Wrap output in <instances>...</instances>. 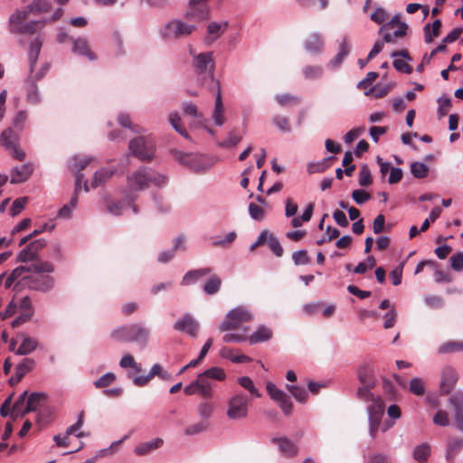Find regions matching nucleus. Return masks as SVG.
Here are the masks:
<instances>
[{"label":"nucleus","instance_id":"40","mask_svg":"<svg viewBox=\"0 0 463 463\" xmlns=\"http://www.w3.org/2000/svg\"><path fill=\"white\" fill-rule=\"evenodd\" d=\"M220 355L234 364L249 363L251 361V358L245 354H234L233 351L229 347H222L220 351Z\"/></svg>","mask_w":463,"mask_h":463},{"label":"nucleus","instance_id":"4","mask_svg":"<svg viewBox=\"0 0 463 463\" xmlns=\"http://www.w3.org/2000/svg\"><path fill=\"white\" fill-rule=\"evenodd\" d=\"M151 331L140 323L123 325L113 329L110 338L117 342L136 343L145 348L149 341Z\"/></svg>","mask_w":463,"mask_h":463},{"label":"nucleus","instance_id":"59","mask_svg":"<svg viewBox=\"0 0 463 463\" xmlns=\"http://www.w3.org/2000/svg\"><path fill=\"white\" fill-rule=\"evenodd\" d=\"M463 350V342L449 341L439 346V354L454 353Z\"/></svg>","mask_w":463,"mask_h":463},{"label":"nucleus","instance_id":"51","mask_svg":"<svg viewBox=\"0 0 463 463\" xmlns=\"http://www.w3.org/2000/svg\"><path fill=\"white\" fill-rule=\"evenodd\" d=\"M429 166L422 162H413L411 164V172L415 178H424L429 174Z\"/></svg>","mask_w":463,"mask_h":463},{"label":"nucleus","instance_id":"58","mask_svg":"<svg viewBox=\"0 0 463 463\" xmlns=\"http://www.w3.org/2000/svg\"><path fill=\"white\" fill-rule=\"evenodd\" d=\"M241 139V136L232 131L228 134L227 137L223 141L218 144V146L222 148L233 147L238 145Z\"/></svg>","mask_w":463,"mask_h":463},{"label":"nucleus","instance_id":"29","mask_svg":"<svg viewBox=\"0 0 463 463\" xmlns=\"http://www.w3.org/2000/svg\"><path fill=\"white\" fill-rule=\"evenodd\" d=\"M163 443H164V441L162 439L156 438L152 440L138 444L135 448L134 452L137 456H145V455L149 454L153 450L159 449L163 445Z\"/></svg>","mask_w":463,"mask_h":463},{"label":"nucleus","instance_id":"20","mask_svg":"<svg viewBox=\"0 0 463 463\" xmlns=\"http://www.w3.org/2000/svg\"><path fill=\"white\" fill-rule=\"evenodd\" d=\"M183 110L185 115L192 117L194 119V123L201 128H206L207 132L212 136L214 135L213 130L206 127L207 119L204 118L203 113L198 110L197 106L193 102H186L183 106Z\"/></svg>","mask_w":463,"mask_h":463},{"label":"nucleus","instance_id":"41","mask_svg":"<svg viewBox=\"0 0 463 463\" xmlns=\"http://www.w3.org/2000/svg\"><path fill=\"white\" fill-rule=\"evenodd\" d=\"M303 76L306 80H317L324 75V69L320 65H307L302 69Z\"/></svg>","mask_w":463,"mask_h":463},{"label":"nucleus","instance_id":"31","mask_svg":"<svg viewBox=\"0 0 463 463\" xmlns=\"http://www.w3.org/2000/svg\"><path fill=\"white\" fill-rule=\"evenodd\" d=\"M19 136L11 128L4 130L0 135V143L7 150L18 145Z\"/></svg>","mask_w":463,"mask_h":463},{"label":"nucleus","instance_id":"53","mask_svg":"<svg viewBox=\"0 0 463 463\" xmlns=\"http://www.w3.org/2000/svg\"><path fill=\"white\" fill-rule=\"evenodd\" d=\"M30 271L35 274L52 273L54 270V266L49 261H40L29 266Z\"/></svg>","mask_w":463,"mask_h":463},{"label":"nucleus","instance_id":"46","mask_svg":"<svg viewBox=\"0 0 463 463\" xmlns=\"http://www.w3.org/2000/svg\"><path fill=\"white\" fill-rule=\"evenodd\" d=\"M333 156H329L324 158L317 162H309L307 165V171L308 174H316V173H323L329 167L328 161L332 159Z\"/></svg>","mask_w":463,"mask_h":463},{"label":"nucleus","instance_id":"23","mask_svg":"<svg viewBox=\"0 0 463 463\" xmlns=\"http://www.w3.org/2000/svg\"><path fill=\"white\" fill-rule=\"evenodd\" d=\"M33 166L31 163L24 164L20 166L12 168L10 175L12 184H20L25 182L33 174Z\"/></svg>","mask_w":463,"mask_h":463},{"label":"nucleus","instance_id":"32","mask_svg":"<svg viewBox=\"0 0 463 463\" xmlns=\"http://www.w3.org/2000/svg\"><path fill=\"white\" fill-rule=\"evenodd\" d=\"M29 267L19 266L15 268L11 274L5 280V288H9L16 280H24L27 281V278L29 276L25 275V273L29 272Z\"/></svg>","mask_w":463,"mask_h":463},{"label":"nucleus","instance_id":"61","mask_svg":"<svg viewBox=\"0 0 463 463\" xmlns=\"http://www.w3.org/2000/svg\"><path fill=\"white\" fill-rule=\"evenodd\" d=\"M410 391L415 395H423L425 393V383L420 378H412L410 382Z\"/></svg>","mask_w":463,"mask_h":463},{"label":"nucleus","instance_id":"8","mask_svg":"<svg viewBox=\"0 0 463 463\" xmlns=\"http://www.w3.org/2000/svg\"><path fill=\"white\" fill-rule=\"evenodd\" d=\"M385 404L383 399H374L367 406L369 435L372 439L377 437L381 422L384 415Z\"/></svg>","mask_w":463,"mask_h":463},{"label":"nucleus","instance_id":"54","mask_svg":"<svg viewBox=\"0 0 463 463\" xmlns=\"http://www.w3.org/2000/svg\"><path fill=\"white\" fill-rule=\"evenodd\" d=\"M116 374L114 373H106L99 379L93 382V385L97 389L106 388L111 385L116 381Z\"/></svg>","mask_w":463,"mask_h":463},{"label":"nucleus","instance_id":"9","mask_svg":"<svg viewBox=\"0 0 463 463\" xmlns=\"http://www.w3.org/2000/svg\"><path fill=\"white\" fill-rule=\"evenodd\" d=\"M250 399L242 392L233 394L228 400L227 416L231 420L244 419L248 415Z\"/></svg>","mask_w":463,"mask_h":463},{"label":"nucleus","instance_id":"52","mask_svg":"<svg viewBox=\"0 0 463 463\" xmlns=\"http://www.w3.org/2000/svg\"><path fill=\"white\" fill-rule=\"evenodd\" d=\"M373 386L374 385L362 384L357 390V397L364 402H370L371 403L374 399H382L380 396H375L371 392V389L373 388Z\"/></svg>","mask_w":463,"mask_h":463},{"label":"nucleus","instance_id":"6","mask_svg":"<svg viewBox=\"0 0 463 463\" xmlns=\"http://www.w3.org/2000/svg\"><path fill=\"white\" fill-rule=\"evenodd\" d=\"M197 29L196 24L183 20L173 18L165 23L159 29V36L165 42H173L188 38Z\"/></svg>","mask_w":463,"mask_h":463},{"label":"nucleus","instance_id":"26","mask_svg":"<svg viewBox=\"0 0 463 463\" xmlns=\"http://www.w3.org/2000/svg\"><path fill=\"white\" fill-rule=\"evenodd\" d=\"M271 442L276 444L279 450L286 457H294L298 454L297 445L286 437L273 438Z\"/></svg>","mask_w":463,"mask_h":463},{"label":"nucleus","instance_id":"39","mask_svg":"<svg viewBox=\"0 0 463 463\" xmlns=\"http://www.w3.org/2000/svg\"><path fill=\"white\" fill-rule=\"evenodd\" d=\"M431 449L428 443H421L413 449V458L419 463H427Z\"/></svg>","mask_w":463,"mask_h":463},{"label":"nucleus","instance_id":"57","mask_svg":"<svg viewBox=\"0 0 463 463\" xmlns=\"http://www.w3.org/2000/svg\"><path fill=\"white\" fill-rule=\"evenodd\" d=\"M26 100L33 105H36L41 102V96L34 82H32L27 87Z\"/></svg>","mask_w":463,"mask_h":463},{"label":"nucleus","instance_id":"64","mask_svg":"<svg viewBox=\"0 0 463 463\" xmlns=\"http://www.w3.org/2000/svg\"><path fill=\"white\" fill-rule=\"evenodd\" d=\"M249 214L255 221H262L265 217V211L262 207L254 203L249 204Z\"/></svg>","mask_w":463,"mask_h":463},{"label":"nucleus","instance_id":"42","mask_svg":"<svg viewBox=\"0 0 463 463\" xmlns=\"http://www.w3.org/2000/svg\"><path fill=\"white\" fill-rule=\"evenodd\" d=\"M118 365L123 369L131 368L137 373L142 371L141 364L136 362L130 354H125L119 360Z\"/></svg>","mask_w":463,"mask_h":463},{"label":"nucleus","instance_id":"36","mask_svg":"<svg viewBox=\"0 0 463 463\" xmlns=\"http://www.w3.org/2000/svg\"><path fill=\"white\" fill-rule=\"evenodd\" d=\"M272 331L265 326H260L258 329L249 337V341L250 345H255L257 343L265 342L271 338Z\"/></svg>","mask_w":463,"mask_h":463},{"label":"nucleus","instance_id":"3","mask_svg":"<svg viewBox=\"0 0 463 463\" xmlns=\"http://www.w3.org/2000/svg\"><path fill=\"white\" fill-rule=\"evenodd\" d=\"M171 154L180 165L197 175L208 173L219 160L215 156L193 152L187 153L177 149L172 150Z\"/></svg>","mask_w":463,"mask_h":463},{"label":"nucleus","instance_id":"55","mask_svg":"<svg viewBox=\"0 0 463 463\" xmlns=\"http://www.w3.org/2000/svg\"><path fill=\"white\" fill-rule=\"evenodd\" d=\"M34 366L35 362L33 359L24 358L15 368L16 373H18V378L24 377L27 373L31 372Z\"/></svg>","mask_w":463,"mask_h":463},{"label":"nucleus","instance_id":"25","mask_svg":"<svg viewBox=\"0 0 463 463\" xmlns=\"http://www.w3.org/2000/svg\"><path fill=\"white\" fill-rule=\"evenodd\" d=\"M47 401V395L44 392H32L27 399L26 405L23 411V415L31 411H37L42 409Z\"/></svg>","mask_w":463,"mask_h":463},{"label":"nucleus","instance_id":"33","mask_svg":"<svg viewBox=\"0 0 463 463\" xmlns=\"http://www.w3.org/2000/svg\"><path fill=\"white\" fill-rule=\"evenodd\" d=\"M116 170L109 167H102L94 174L91 181V187L97 188L107 182L114 174Z\"/></svg>","mask_w":463,"mask_h":463},{"label":"nucleus","instance_id":"48","mask_svg":"<svg viewBox=\"0 0 463 463\" xmlns=\"http://www.w3.org/2000/svg\"><path fill=\"white\" fill-rule=\"evenodd\" d=\"M222 280L217 275H212L203 286V291L207 295L217 293L221 288Z\"/></svg>","mask_w":463,"mask_h":463},{"label":"nucleus","instance_id":"19","mask_svg":"<svg viewBox=\"0 0 463 463\" xmlns=\"http://www.w3.org/2000/svg\"><path fill=\"white\" fill-rule=\"evenodd\" d=\"M449 403L454 411V420L456 427L463 431V392H457L450 396Z\"/></svg>","mask_w":463,"mask_h":463},{"label":"nucleus","instance_id":"13","mask_svg":"<svg viewBox=\"0 0 463 463\" xmlns=\"http://www.w3.org/2000/svg\"><path fill=\"white\" fill-rule=\"evenodd\" d=\"M266 390L269 397L279 404L285 414L288 415L291 413L293 403L282 390L279 389L271 382L267 383Z\"/></svg>","mask_w":463,"mask_h":463},{"label":"nucleus","instance_id":"17","mask_svg":"<svg viewBox=\"0 0 463 463\" xmlns=\"http://www.w3.org/2000/svg\"><path fill=\"white\" fill-rule=\"evenodd\" d=\"M173 328L176 331L186 333L192 337H195L198 334L199 323L191 314L186 313L175 321L173 325Z\"/></svg>","mask_w":463,"mask_h":463},{"label":"nucleus","instance_id":"7","mask_svg":"<svg viewBox=\"0 0 463 463\" xmlns=\"http://www.w3.org/2000/svg\"><path fill=\"white\" fill-rule=\"evenodd\" d=\"M252 319L253 314L250 310L244 306H239L227 313L225 319L220 324L219 329L224 332L241 328L242 323Z\"/></svg>","mask_w":463,"mask_h":463},{"label":"nucleus","instance_id":"34","mask_svg":"<svg viewBox=\"0 0 463 463\" xmlns=\"http://www.w3.org/2000/svg\"><path fill=\"white\" fill-rule=\"evenodd\" d=\"M212 272L211 268H203L198 269H194L186 272L182 279V285H190L201 278L210 274Z\"/></svg>","mask_w":463,"mask_h":463},{"label":"nucleus","instance_id":"27","mask_svg":"<svg viewBox=\"0 0 463 463\" xmlns=\"http://www.w3.org/2000/svg\"><path fill=\"white\" fill-rule=\"evenodd\" d=\"M305 49L307 52L312 54H319L324 49V40L322 35L318 33H311L304 43Z\"/></svg>","mask_w":463,"mask_h":463},{"label":"nucleus","instance_id":"12","mask_svg":"<svg viewBox=\"0 0 463 463\" xmlns=\"http://www.w3.org/2000/svg\"><path fill=\"white\" fill-rule=\"evenodd\" d=\"M208 90L215 94L214 106L211 116L212 119L215 126L222 127L226 121V117L225 107L222 101L220 82L213 81L211 90Z\"/></svg>","mask_w":463,"mask_h":463},{"label":"nucleus","instance_id":"24","mask_svg":"<svg viewBox=\"0 0 463 463\" xmlns=\"http://www.w3.org/2000/svg\"><path fill=\"white\" fill-rule=\"evenodd\" d=\"M71 41L73 43L72 52L75 54L84 56L90 61H95L97 59L95 53L90 49L87 39L78 37L71 38Z\"/></svg>","mask_w":463,"mask_h":463},{"label":"nucleus","instance_id":"63","mask_svg":"<svg viewBox=\"0 0 463 463\" xmlns=\"http://www.w3.org/2000/svg\"><path fill=\"white\" fill-rule=\"evenodd\" d=\"M372 184V175L367 165H362L359 172V184L368 186Z\"/></svg>","mask_w":463,"mask_h":463},{"label":"nucleus","instance_id":"15","mask_svg":"<svg viewBox=\"0 0 463 463\" xmlns=\"http://www.w3.org/2000/svg\"><path fill=\"white\" fill-rule=\"evenodd\" d=\"M135 197L131 194H127L123 201H113L107 200V210L108 212L115 216H118L123 213V211L127 207H130L134 214L138 213V208L134 204Z\"/></svg>","mask_w":463,"mask_h":463},{"label":"nucleus","instance_id":"22","mask_svg":"<svg viewBox=\"0 0 463 463\" xmlns=\"http://www.w3.org/2000/svg\"><path fill=\"white\" fill-rule=\"evenodd\" d=\"M228 26L229 24L227 21L211 22L206 28V43H212L218 40L226 32Z\"/></svg>","mask_w":463,"mask_h":463},{"label":"nucleus","instance_id":"2","mask_svg":"<svg viewBox=\"0 0 463 463\" xmlns=\"http://www.w3.org/2000/svg\"><path fill=\"white\" fill-rule=\"evenodd\" d=\"M127 182L130 192H138L147 189L150 185L163 188L167 184L168 177L152 168L141 166L128 175Z\"/></svg>","mask_w":463,"mask_h":463},{"label":"nucleus","instance_id":"37","mask_svg":"<svg viewBox=\"0 0 463 463\" xmlns=\"http://www.w3.org/2000/svg\"><path fill=\"white\" fill-rule=\"evenodd\" d=\"M38 345V341L30 336H24L21 345L15 351L18 355H26L33 352Z\"/></svg>","mask_w":463,"mask_h":463},{"label":"nucleus","instance_id":"10","mask_svg":"<svg viewBox=\"0 0 463 463\" xmlns=\"http://www.w3.org/2000/svg\"><path fill=\"white\" fill-rule=\"evenodd\" d=\"M128 148L134 156L142 161H150L154 158L155 145L144 137H137L130 140Z\"/></svg>","mask_w":463,"mask_h":463},{"label":"nucleus","instance_id":"38","mask_svg":"<svg viewBox=\"0 0 463 463\" xmlns=\"http://www.w3.org/2000/svg\"><path fill=\"white\" fill-rule=\"evenodd\" d=\"M357 377L361 384L375 385L373 371L370 366H361L357 371Z\"/></svg>","mask_w":463,"mask_h":463},{"label":"nucleus","instance_id":"35","mask_svg":"<svg viewBox=\"0 0 463 463\" xmlns=\"http://www.w3.org/2000/svg\"><path fill=\"white\" fill-rule=\"evenodd\" d=\"M442 23L439 19H436L432 24H427L423 28L425 43H430L435 37H438Z\"/></svg>","mask_w":463,"mask_h":463},{"label":"nucleus","instance_id":"30","mask_svg":"<svg viewBox=\"0 0 463 463\" xmlns=\"http://www.w3.org/2000/svg\"><path fill=\"white\" fill-rule=\"evenodd\" d=\"M408 25L407 24H400L399 27L392 31L383 32V42L395 43L398 39L404 37L407 33Z\"/></svg>","mask_w":463,"mask_h":463},{"label":"nucleus","instance_id":"50","mask_svg":"<svg viewBox=\"0 0 463 463\" xmlns=\"http://www.w3.org/2000/svg\"><path fill=\"white\" fill-rule=\"evenodd\" d=\"M238 383L245 390H247L253 397L260 398V392L255 387L253 381L248 376L239 377Z\"/></svg>","mask_w":463,"mask_h":463},{"label":"nucleus","instance_id":"45","mask_svg":"<svg viewBox=\"0 0 463 463\" xmlns=\"http://www.w3.org/2000/svg\"><path fill=\"white\" fill-rule=\"evenodd\" d=\"M91 160L92 158L89 156H75L71 159L69 167L76 173H81Z\"/></svg>","mask_w":463,"mask_h":463},{"label":"nucleus","instance_id":"16","mask_svg":"<svg viewBox=\"0 0 463 463\" xmlns=\"http://www.w3.org/2000/svg\"><path fill=\"white\" fill-rule=\"evenodd\" d=\"M25 284L34 290L48 291L54 286V279L48 274H31Z\"/></svg>","mask_w":463,"mask_h":463},{"label":"nucleus","instance_id":"43","mask_svg":"<svg viewBox=\"0 0 463 463\" xmlns=\"http://www.w3.org/2000/svg\"><path fill=\"white\" fill-rule=\"evenodd\" d=\"M78 203V196L73 195L70 202L64 204L58 212L57 218L68 220L71 218L72 211L76 208Z\"/></svg>","mask_w":463,"mask_h":463},{"label":"nucleus","instance_id":"28","mask_svg":"<svg viewBox=\"0 0 463 463\" xmlns=\"http://www.w3.org/2000/svg\"><path fill=\"white\" fill-rule=\"evenodd\" d=\"M463 449V438H456L449 440L446 448V460L448 463H453L456 456Z\"/></svg>","mask_w":463,"mask_h":463},{"label":"nucleus","instance_id":"18","mask_svg":"<svg viewBox=\"0 0 463 463\" xmlns=\"http://www.w3.org/2000/svg\"><path fill=\"white\" fill-rule=\"evenodd\" d=\"M46 241L44 239H38L29 243L17 255V260L20 262H27L34 260L38 252L44 248Z\"/></svg>","mask_w":463,"mask_h":463},{"label":"nucleus","instance_id":"5","mask_svg":"<svg viewBox=\"0 0 463 463\" xmlns=\"http://www.w3.org/2000/svg\"><path fill=\"white\" fill-rule=\"evenodd\" d=\"M190 55L194 58L193 67L195 72L201 76L202 85L211 90L212 84L220 82L214 78V60L212 52L195 53L193 48L189 50Z\"/></svg>","mask_w":463,"mask_h":463},{"label":"nucleus","instance_id":"11","mask_svg":"<svg viewBox=\"0 0 463 463\" xmlns=\"http://www.w3.org/2000/svg\"><path fill=\"white\" fill-rule=\"evenodd\" d=\"M213 383L210 382L203 373L190 384L184 387V392L186 395L198 394L204 399H210L213 395Z\"/></svg>","mask_w":463,"mask_h":463},{"label":"nucleus","instance_id":"1","mask_svg":"<svg viewBox=\"0 0 463 463\" xmlns=\"http://www.w3.org/2000/svg\"><path fill=\"white\" fill-rule=\"evenodd\" d=\"M51 9V4L46 0H37L32 5H29L24 10H17L12 14L8 20V29L14 34H28L33 35L34 38L30 42V49L28 52V60L30 72L33 74L36 66L37 60L45 39L44 33L42 28L44 26L40 21H33L24 23L31 13L43 14Z\"/></svg>","mask_w":463,"mask_h":463},{"label":"nucleus","instance_id":"14","mask_svg":"<svg viewBox=\"0 0 463 463\" xmlns=\"http://www.w3.org/2000/svg\"><path fill=\"white\" fill-rule=\"evenodd\" d=\"M208 0H190L189 8L184 14V17L190 20L203 21L209 17L210 7Z\"/></svg>","mask_w":463,"mask_h":463},{"label":"nucleus","instance_id":"49","mask_svg":"<svg viewBox=\"0 0 463 463\" xmlns=\"http://www.w3.org/2000/svg\"><path fill=\"white\" fill-rule=\"evenodd\" d=\"M210 382L215 381H224L226 378V373L224 370L221 367L213 366L211 367L204 372L202 373Z\"/></svg>","mask_w":463,"mask_h":463},{"label":"nucleus","instance_id":"56","mask_svg":"<svg viewBox=\"0 0 463 463\" xmlns=\"http://www.w3.org/2000/svg\"><path fill=\"white\" fill-rule=\"evenodd\" d=\"M28 395V392L27 391H24L23 392L18 399L15 401V402L14 403L13 405V408H12V413H14L16 416H24L23 415V411L24 410V407H25V402H27V397Z\"/></svg>","mask_w":463,"mask_h":463},{"label":"nucleus","instance_id":"21","mask_svg":"<svg viewBox=\"0 0 463 463\" xmlns=\"http://www.w3.org/2000/svg\"><path fill=\"white\" fill-rule=\"evenodd\" d=\"M458 381V374L454 368L446 367L441 373L440 392L448 394L454 388Z\"/></svg>","mask_w":463,"mask_h":463},{"label":"nucleus","instance_id":"62","mask_svg":"<svg viewBox=\"0 0 463 463\" xmlns=\"http://www.w3.org/2000/svg\"><path fill=\"white\" fill-rule=\"evenodd\" d=\"M338 43V50L337 52L344 54L345 56H348L351 52L352 49V43L351 38L347 35H343L339 40H337Z\"/></svg>","mask_w":463,"mask_h":463},{"label":"nucleus","instance_id":"60","mask_svg":"<svg viewBox=\"0 0 463 463\" xmlns=\"http://www.w3.org/2000/svg\"><path fill=\"white\" fill-rule=\"evenodd\" d=\"M272 122L281 132L290 133L292 130L288 118L285 116L277 115L272 118Z\"/></svg>","mask_w":463,"mask_h":463},{"label":"nucleus","instance_id":"44","mask_svg":"<svg viewBox=\"0 0 463 463\" xmlns=\"http://www.w3.org/2000/svg\"><path fill=\"white\" fill-rule=\"evenodd\" d=\"M168 121H169L170 125L172 126V128L177 133H179L182 137H184L186 139L190 138L188 132L181 125V118H180L178 112H176V111L171 112L168 115Z\"/></svg>","mask_w":463,"mask_h":463},{"label":"nucleus","instance_id":"47","mask_svg":"<svg viewBox=\"0 0 463 463\" xmlns=\"http://www.w3.org/2000/svg\"><path fill=\"white\" fill-rule=\"evenodd\" d=\"M240 329H241V332L225 334L222 337L223 342H225V343H241V342L246 341L249 328L244 326Z\"/></svg>","mask_w":463,"mask_h":463}]
</instances>
